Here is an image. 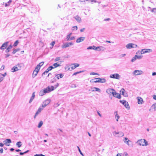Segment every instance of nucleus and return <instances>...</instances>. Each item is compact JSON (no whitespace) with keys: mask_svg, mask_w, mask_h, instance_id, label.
<instances>
[{"mask_svg":"<svg viewBox=\"0 0 156 156\" xmlns=\"http://www.w3.org/2000/svg\"><path fill=\"white\" fill-rule=\"evenodd\" d=\"M54 90L53 86H51V87H48L45 88L41 90L39 93V95L42 96Z\"/></svg>","mask_w":156,"mask_h":156,"instance_id":"1","label":"nucleus"},{"mask_svg":"<svg viewBox=\"0 0 156 156\" xmlns=\"http://www.w3.org/2000/svg\"><path fill=\"white\" fill-rule=\"evenodd\" d=\"M136 143H138V145L140 146H147L148 145L147 142L144 139L139 140Z\"/></svg>","mask_w":156,"mask_h":156,"instance_id":"2","label":"nucleus"},{"mask_svg":"<svg viewBox=\"0 0 156 156\" xmlns=\"http://www.w3.org/2000/svg\"><path fill=\"white\" fill-rule=\"evenodd\" d=\"M21 68V66H20L19 64L17 65L12 67L11 69V71L12 72H15L20 70Z\"/></svg>","mask_w":156,"mask_h":156,"instance_id":"3","label":"nucleus"},{"mask_svg":"<svg viewBox=\"0 0 156 156\" xmlns=\"http://www.w3.org/2000/svg\"><path fill=\"white\" fill-rule=\"evenodd\" d=\"M110 77L111 78L119 80L120 78V76L118 73H115L114 74L110 75Z\"/></svg>","mask_w":156,"mask_h":156,"instance_id":"4","label":"nucleus"},{"mask_svg":"<svg viewBox=\"0 0 156 156\" xmlns=\"http://www.w3.org/2000/svg\"><path fill=\"white\" fill-rule=\"evenodd\" d=\"M137 47V45L136 44H133V43H129L127 44L126 45V47L127 48L130 49L131 48H136Z\"/></svg>","mask_w":156,"mask_h":156,"instance_id":"5","label":"nucleus"},{"mask_svg":"<svg viewBox=\"0 0 156 156\" xmlns=\"http://www.w3.org/2000/svg\"><path fill=\"white\" fill-rule=\"evenodd\" d=\"M73 43L72 42L66 43L63 44L62 46V48H66L68 47H69L70 46L73 45Z\"/></svg>","mask_w":156,"mask_h":156,"instance_id":"6","label":"nucleus"},{"mask_svg":"<svg viewBox=\"0 0 156 156\" xmlns=\"http://www.w3.org/2000/svg\"><path fill=\"white\" fill-rule=\"evenodd\" d=\"M51 101L50 99H47L44 101L42 104V107H44L46 106L49 104Z\"/></svg>","mask_w":156,"mask_h":156,"instance_id":"7","label":"nucleus"},{"mask_svg":"<svg viewBox=\"0 0 156 156\" xmlns=\"http://www.w3.org/2000/svg\"><path fill=\"white\" fill-rule=\"evenodd\" d=\"M143 73V71L140 70H135L133 73V75L137 76L141 75Z\"/></svg>","mask_w":156,"mask_h":156,"instance_id":"8","label":"nucleus"},{"mask_svg":"<svg viewBox=\"0 0 156 156\" xmlns=\"http://www.w3.org/2000/svg\"><path fill=\"white\" fill-rule=\"evenodd\" d=\"M114 91H115L114 89L112 88H108L106 90V92L109 95L111 94L113 95L114 94Z\"/></svg>","mask_w":156,"mask_h":156,"instance_id":"9","label":"nucleus"},{"mask_svg":"<svg viewBox=\"0 0 156 156\" xmlns=\"http://www.w3.org/2000/svg\"><path fill=\"white\" fill-rule=\"evenodd\" d=\"M8 42H6L3 43L1 47H0V49L2 50H4L5 48H6V47L8 46Z\"/></svg>","mask_w":156,"mask_h":156,"instance_id":"10","label":"nucleus"},{"mask_svg":"<svg viewBox=\"0 0 156 156\" xmlns=\"http://www.w3.org/2000/svg\"><path fill=\"white\" fill-rule=\"evenodd\" d=\"M114 92V94H113V96L119 99H120L121 98L120 94L118 93H116L115 90Z\"/></svg>","mask_w":156,"mask_h":156,"instance_id":"11","label":"nucleus"},{"mask_svg":"<svg viewBox=\"0 0 156 156\" xmlns=\"http://www.w3.org/2000/svg\"><path fill=\"white\" fill-rule=\"evenodd\" d=\"M43 109V108H39L37 111L36 112L35 115L34 116V119L36 118V117L41 112Z\"/></svg>","mask_w":156,"mask_h":156,"instance_id":"12","label":"nucleus"},{"mask_svg":"<svg viewBox=\"0 0 156 156\" xmlns=\"http://www.w3.org/2000/svg\"><path fill=\"white\" fill-rule=\"evenodd\" d=\"M55 77L54 78V79H55V77H57L58 80L60 78H62L64 76V75L62 73H60L58 74H55Z\"/></svg>","mask_w":156,"mask_h":156,"instance_id":"13","label":"nucleus"},{"mask_svg":"<svg viewBox=\"0 0 156 156\" xmlns=\"http://www.w3.org/2000/svg\"><path fill=\"white\" fill-rule=\"evenodd\" d=\"M142 51H144L143 53H144V54L147 53H150L152 51V49H143Z\"/></svg>","mask_w":156,"mask_h":156,"instance_id":"14","label":"nucleus"},{"mask_svg":"<svg viewBox=\"0 0 156 156\" xmlns=\"http://www.w3.org/2000/svg\"><path fill=\"white\" fill-rule=\"evenodd\" d=\"M85 39V37H80L76 40V42L77 43H80L83 41Z\"/></svg>","mask_w":156,"mask_h":156,"instance_id":"15","label":"nucleus"},{"mask_svg":"<svg viewBox=\"0 0 156 156\" xmlns=\"http://www.w3.org/2000/svg\"><path fill=\"white\" fill-rule=\"evenodd\" d=\"M105 50V48L103 46L97 47V50L98 51H103Z\"/></svg>","mask_w":156,"mask_h":156,"instance_id":"16","label":"nucleus"},{"mask_svg":"<svg viewBox=\"0 0 156 156\" xmlns=\"http://www.w3.org/2000/svg\"><path fill=\"white\" fill-rule=\"evenodd\" d=\"M11 143V140L10 139H8L4 141V144L7 146H9V145H7L8 143Z\"/></svg>","mask_w":156,"mask_h":156,"instance_id":"17","label":"nucleus"},{"mask_svg":"<svg viewBox=\"0 0 156 156\" xmlns=\"http://www.w3.org/2000/svg\"><path fill=\"white\" fill-rule=\"evenodd\" d=\"M99 79V78H96L94 79H93L90 80V82L92 83L100 82V80Z\"/></svg>","mask_w":156,"mask_h":156,"instance_id":"18","label":"nucleus"},{"mask_svg":"<svg viewBox=\"0 0 156 156\" xmlns=\"http://www.w3.org/2000/svg\"><path fill=\"white\" fill-rule=\"evenodd\" d=\"M71 65H73V66L71 67V68L72 69H74L76 67H79L80 65L78 63H74L71 64Z\"/></svg>","mask_w":156,"mask_h":156,"instance_id":"19","label":"nucleus"},{"mask_svg":"<svg viewBox=\"0 0 156 156\" xmlns=\"http://www.w3.org/2000/svg\"><path fill=\"white\" fill-rule=\"evenodd\" d=\"M91 89H92L91 90L93 92L98 91L99 92H101V90L99 88H97V87H93V88H92Z\"/></svg>","mask_w":156,"mask_h":156,"instance_id":"20","label":"nucleus"},{"mask_svg":"<svg viewBox=\"0 0 156 156\" xmlns=\"http://www.w3.org/2000/svg\"><path fill=\"white\" fill-rule=\"evenodd\" d=\"M138 100V103L139 104H141L142 102L143 101V99L140 97H138L137 98Z\"/></svg>","mask_w":156,"mask_h":156,"instance_id":"21","label":"nucleus"},{"mask_svg":"<svg viewBox=\"0 0 156 156\" xmlns=\"http://www.w3.org/2000/svg\"><path fill=\"white\" fill-rule=\"evenodd\" d=\"M74 18L77 22L80 23L81 22V18L79 16L77 15L74 17Z\"/></svg>","mask_w":156,"mask_h":156,"instance_id":"22","label":"nucleus"},{"mask_svg":"<svg viewBox=\"0 0 156 156\" xmlns=\"http://www.w3.org/2000/svg\"><path fill=\"white\" fill-rule=\"evenodd\" d=\"M39 71L34 69L33 71V73L32 76L33 78L35 77L37 75V74Z\"/></svg>","mask_w":156,"mask_h":156,"instance_id":"23","label":"nucleus"},{"mask_svg":"<svg viewBox=\"0 0 156 156\" xmlns=\"http://www.w3.org/2000/svg\"><path fill=\"white\" fill-rule=\"evenodd\" d=\"M114 115L115 116V118L117 121H118V119L119 118V116L117 114V111L115 112H114Z\"/></svg>","mask_w":156,"mask_h":156,"instance_id":"24","label":"nucleus"},{"mask_svg":"<svg viewBox=\"0 0 156 156\" xmlns=\"http://www.w3.org/2000/svg\"><path fill=\"white\" fill-rule=\"evenodd\" d=\"M35 92H34L33 94H32V96L30 99V100L29 101V103H30L34 99V97H35Z\"/></svg>","mask_w":156,"mask_h":156,"instance_id":"25","label":"nucleus"},{"mask_svg":"<svg viewBox=\"0 0 156 156\" xmlns=\"http://www.w3.org/2000/svg\"><path fill=\"white\" fill-rule=\"evenodd\" d=\"M125 91V90L123 88H122L121 89V90L120 91V92L122 95H123L125 97H126L127 96V95H125V94H124Z\"/></svg>","mask_w":156,"mask_h":156,"instance_id":"26","label":"nucleus"},{"mask_svg":"<svg viewBox=\"0 0 156 156\" xmlns=\"http://www.w3.org/2000/svg\"><path fill=\"white\" fill-rule=\"evenodd\" d=\"M124 135L123 133L122 132H119V133L118 135H115L116 137H121Z\"/></svg>","mask_w":156,"mask_h":156,"instance_id":"27","label":"nucleus"},{"mask_svg":"<svg viewBox=\"0 0 156 156\" xmlns=\"http://www.w3.org/2000/svg\"><path fill=\"white\" fill-rule=\"evenodd\" d=\"M12 46L11 45V44L9 46L8 48H7L6 50H5V52L6 53H7L9 52L10 49L12 48Z\"/></svg>","mask_w":156,"mask_h":156,"instance_id":"28","label":"nucleus"},{"mask_svg":"<svg viewBox=\"0 0 156 156\" xmlns=\"http://www.w3.org/2000/svg\"><path fill=\"white\" fill-rule=\"evenodd\" d=\"M16 145L18 147H20L22 145V142L20 141H19L17 142L16 144Z\"/></svg>","mask_w":156,"mask_h":156,"instance_id":"29","label":"nucleus"},{"mask_svg":"<svg viewBox=\"0 0 156 156\" xmlns=\"http://www.w3.org/2000/svg\"><path fill=\"white\" fill-rule=\"evenodd\" d=\"M99 80H100V82L101 83H104L106 82V80L105 79V78L101 79L100 78H99Z\"/></svg>","mask_w":156,"mask_h":156,"instance_id":"30","label":"nucleus"},{"mask_svg":"<svg viewBox=\"0 0 156 156\" xmlns=\"http://www.w3.org/2000/svg\"><path fill=\"white\" fill-rule=\"evenodd\" d=\"M43 123V122L42 121L40 122L39 123L37 127L38 128H40L41 127V126H42Z\"/></svg>","mask_w":156,"mask_h":156,"instance_id":"31","label":"nucleus"},{"mask_svg":"<svg viewBox=\"0 0 156 156\" xmlns=\"http://www.w3.org/2000/svg\"><path fill=\"white\" fill-rule=\"evenodd\" d=\"M74 39H75V37H73V36H72L71 37H69V39L67 38V37H66V41H69L70 40H73Z\"/></svg>","mask_w":156,"mask_h":156,"instance_id":"32","label":"nucleus"},{"mask_svg":"<svg viewBox=\"0 0 156 156\" xmlns=\"http://www.w3.org/2000/svg\"><path fill=\"white\" fill-rule=\"evenodd\" d=\"M135 57H136V59H141L143 57V56H142V55H139V56H138V55H135Z\"/></svg>","mask_w":156,"mask_h":156,"instance_id":"33","label":"nucleus"},{"mask_svg":"<svg viewBox=\"0 0 156 156\" xmlns=\"http://www.w3.org/2000/svg\"><path fill=\"white\" fill-rule=\"evenodd\" d=\"M83 72V71H80L79 72H75V73H74L73 74V76H74V75H75L78 74H79V73H82Z\"/></svg>","mask_w":156,"mask_h":156,"instance_id":"34","label":"nucleus"},{"mask_svg":"<svg viewBox=\"0 0 156 156\" xmlns=\"http://www.w3.org/2000/svg\"><path fill=\"white\" fill-rule=\"evenodd\" d=\"M156 109V108H150L149 109V110L150 112H154Z\"/></svg>","mask_w":156,"mask_h":156,"instance_id":"35","label":"nucleus"},{"mask_svg":"<svg viewBox=\"0 0 156 156\" xmlns=\"http://www.w3.org/2000/svg\"><path fill=\"white\" fill-rule=\"evenodd\" d=\"M19 43V41L18 40H16L14 43L13 44V46L14 47H16L17 46L18 44Z\"/></svg>","mask_w":156,"mask_h":156,"instance_id":"36","label":"nucleus"},{"mask_svg":"<svg viewBox=\"0 0 156 156\" xmlns=\"http://www.w3.org/2000/svg\"><path fill=\"white\" fill-rule=\"evenodd\" d=\"M124 141L125 143H126V142H130V141L127 138L125 137L124 140Z\"/></svg>","mask_w":156,"mask_h":156,"instance_id":"37","label":"nucleus"},{"mask_svg":"<svg viewBox=\"0 0 156 156\" xmlns=\"http://www.w3.org/2000/svg\"><path fill=\"white\" fill-rule=\"evenodd\" d=\"M40 68L41 67H40V66L38 65H37L35 69L39 71L40 69Z\"/></svg>","mask_w":156,"mask_h":156,"instance_id":"38","label":"nucleus"},{"mask_svg":"<svg viewBox=\"0 0 156 156\" xmlns=\"http://www.w3.org/2000/svg\"><path fill=\"white\" fill-rule=\"evenodd\" d=\"M136 59V57H135V55L133 57L131 60V62H133Z\"/></svg>","mask_w":156,"mask_h":156,"instance_id":"39","label":"nucleus"},{"mask_svg":"<svg viewBox=\"0 0 156 156\" xmlns=\"http://www.w3.org/2000/svg\"><path fill=\"white\" fill-rule=\"evenodd\" d=\"M53 66L55 67H57L58 66H60V65L58 64H57V63H55L53 64Z\"/></svg>","mask_w":156,"mask_h":156,"instance_id":"40","label":"nucleus"},{"mask_svg":"<svg viewBox=\"0 0 156 156\" xmlns=\"http://www.w3.org/2000/svg\"><path fill=\"white\" fill-rule=\"evenodd\" d=\"M57 132L59 134H61V133L63 131L60 129H57Z\"/></svg>","mask_w":156,"mask_h":156,"instance_id":"41","label":"nucleus"},{"mask_svg":"<svg viewBox=\"0 0 156 156\" xmlns=\"http://www.w3.org/2000/svg\"><path fill=\"white\" fill-rule=\"evenodd\" d=\"M123 104L124 105L125 107H128L129 106V104L126 101V103H124Z\"/></svg>","mask_w":156,"mask_h":156,"instance_id":"42","label":"nucleus"},{"mask_svg":"<svg viewBox=\"0 0 156 156\" xmlns=\"http://www.w3.org/2000/svg\"><path fill=\"white\" fill-rule=\"evenodd\" d=\"M90 75H98V74L97 73H94V72H92L90 73Z\"/></svg>","mask_w":156,"mask_h":156,"instance_id":"43","label":"nucleus"},{"mask_svg":"<svg viewBox=\"0 0 156 156\" xmlns=\"http://www.w3.org/2000/svg\"><path fill=\"white\" fill-rule=\"evenodd\" d=\"M49 71V70H48V69H47L42 74V76H43L44 75H45L46 73H48Z\"/></svg>","mask_w":156,"mask_h":156,"instance_id":"44","label":"nucleus"},{"mask_svg":"<svg viewBox=\"0 0 156 156\" xmlns=\"http://www.w3.org/2000/svg\"><path fill=\"white\" fill-rule=\"evenodd\" d=\"M151 11L152 12L156 13V8H153L151 10Z\"/></svg>","mask_w":156,"mask_h":156,"instance_id":"45","label":"nucleus"},{"mask_svg":"<svg viewBox=\"0 0 156 156\" xmlns=\"http://www.w3.org/2000/svg\"><path fill=\"white\" fill-rule=\"evenodd\" d=\"M54 68L52 66H51L49 67L47 69H48V70L49 71L51 70Z\"/></svg>","mask_w":156,"mask_h":156,"instance_id":"46","label":"nucleus"},{"mask_svg":"<svg viewBox=\"0 0 156 156\" xmlns=\"http://www.w3.org/2000/svg\"><path fill=\"white\" fill-rule=\"evenodd\" d=\"M119 133V132H117L116 131H114L113 132V134L115 136V135H118V134Z\"/></svg>","mask_w":156,"mask_h":156,"instance_id":"47","label":"nucleus"},{"mask_svg":"<svg viewBox=\"0 0 156 156\" xmlns=\"http://www.w3.org/2000/svg\"><path fill=\"white\" fill-rule=\"evenodd\" d=\"M18 51V49H15L13 51V52H12V53L13 54H15L17 51Z\"/></svg>","mask_w":156,"mask_h":156,"instance_id":"48","label":"nucleus"},{"mask_svg":"<svg viewBox=\"0 0 156 156\" xmlns=\"http://www.w3.org/2000/svg\"><path fill=\"white\" fill-rule=\"evenodd\" d=\"M65 69L67 70H69L70 69V68L68 65H67L65 67Z\"/></svg>","mask_w":156,"mask_h":156,"instance_id":"49","label":"nucleus"},{"mask_svg":"<svg viewBox=\"0 0 156 156\" xmlns=\"http://www.w3.org/2000/svg\"><path fill=\"white\" fill-rule=\"evenodd\" d=\"M34 156H46L43 154H36L34 155Z\"/></svg>","mask_w":156,"mask_h":156,"instance_id":"50","label":"nucleus"},{"mask_svg":"<svg viewBox=\"0 0 156 156\" xmlns=\"http://www.w3.org/2000/svg\"><path fill=\"white\" fill-rule=\"evenodd\" d=\"M71 87L72 88H76V85L75 84H72L71 86Z\"/></svg>","mask_w":156,"mask_h":156,"instance_id":"51","label":"nucleus"},{"mask_svg":"<svg viewBox=\"0 0 156 156\" xmlns=\"http://www.w3.org/2000/svg\"><path fill=\"white\" fill-rule=\"evenodd\" d=\"M44 64V62H42L40 63L38 65L40 66V67L41 66Z\"/></svg>","mask_w":156,"mask_h":156,"instance_id":"52","label":"nucleus"},{"mask_svg":"<svg viewBox=\"0 0 156 156\" xmlns=\"http://www.w3.org/2000/svg\"><path fill=\"white\" fill-rule=\"evenodd\" d=\"M120 102L122 103L123 105L124 104V103H126V101L125 100H120Z\"/></svg>","mask_w":156,"mask_h":156,"instance_id":"53","label":"nucleus"},{"mask_svg":"<svg viewBox=\"0 0 156 156\" xmlns=\"http://www.w3.org/2000/svg\"><path fill=\"white\" fill-rule=\"evenodd\" d=\"M73 30H77V27L76 26H74L73 27Z\"/></svg>","mask_w":156,"mask_h":156,"instance_id":"54","label":"nucleus"},{"mask_svg":"<svg viewBox=\"0 0 156 156\" xmlns=\"http://www.w3.org/2000/svg\"><path fill=\"white\" fill-rule=\"evenodd\" d=\"M59 85V84L58 83H57L56 85H55L54 87V89L56 88Z\"/></svg>","mask_w":156,"mask_h":156,"instance_id":"55","label":"nucleus"},{"mask_svg":"<svg viewBox=\"0 0 156 156\" xmlns=\"http://www.w3.org/2000/svg\"><path fill=\"white\" fill-rule=\"evenodd\" d=\"M60 59V57H57L55 59V61L56 62L58 61H59Z\"/></svg>","mask_w":156,"mask_h":156,"instance_id":"56","label":"nucleus"},{"mask_svg":"<svg viewBox=\"0 0 156 156\" xmlns=\"http://www.w3.org/2000/svg\"><path fill=\"white\" fill-rule=\"evenodd\" d=\"M93 49V46H90L88 47L87 48V49Z\"/></svg>","mask_w":156,"mask_h":156,"instance_id":"57","label":"nucleus"},{"mask_svg":"<svg viewBox=\"0 0 156 156\" xmlns=\"http://www.w3.org/2000/svg\"><path fill=\"white\" fill-rule=\"evenodd\" d=\"M126 55L125 54H122L120 55V57L121 58H122V57H124L125 56H126Z\"/></svg>","mask_w":156,"mask_h":156,"instance_id":"58","label":"nucleus"},{"mask_svg":"<svg viewBox=\"0 0 156 156\" xmlns=\"http://www.w3.org/2000/svg\"><path fill=\"white\" fill-rule=\"evenodd\" d=\"M5 66L4 65H2L0 68V70H3L4 69Z\"/></svg>","mask_w":156,"mask_h":156,"instance_id":"59","label":"nucleus"},{"mask_svg":"<svg viewBox=\"0 0 156 156\" xmlns=\"http://www.w3.org/2000/svg\"><path fill=\"white\" fill-rule=\"evenodd\" d=\"M72 34V33H70L69 34H68V35H67V36L66 37L67 38L69 39V37H71V35Z\"/></svg>","mask_w":156,"mask_h":156,"instance_id":"60","label":"nucleus"},{"mask_svg":"<svg viewBox=\"0 0 156 156\" xmlns=\"http://www.w3.org/2000/svg\"><path fill=\"white\" fill-rule=\"evenodd\" d=\"M3 148H0V153L2 154L3 153Z\"/></svg>","mask_w":156,"mask_h":156,"instance_id":"61","label":"nucleus"},{"mask_svg":"<svg viewBox=\"0 0 156 156\" xmlns=\"http://www.w3.org/2000/svg\"><path fill=\"white\" fill-rule=\"evenodd\" d=\"M79 152H80V154L82 156H83V154L82 153V152L80 150V148H79Z\"/></svg>","mask_w":156,"mask_h":156,"instance_id":"62","label":"nucleus"},{"mask_svg":"<svg viewBox=\"0 0 156 156\" xmlns=\"http://www.w3.org/2000/svg\"><path fill=\"white\" fill-rule=\"evenodd\" d=\"M6 75V73H5L4 74H2L1 76L2 77H3V78H4V77H5Z\"/></svg>","mask_w":156,"mask_h":156,"instance_id":"63","label":"nucleus"},{"mask_svg":"<svg viewBox=\"0 0 156 156\" xmlns=\"http://www.w3.org/2000/svg\"><path fill=\"white\" fill-rule=\"evenodd\" d=\"M153 98L154 100H156V95H154L153 96Z\"/></svg>","mask_w":156,"mask_h":156,"instance_id":"64","label":"nucleus"}]
</instances>
